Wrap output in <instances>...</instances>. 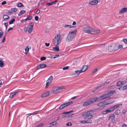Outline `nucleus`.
<instances>
[{
	"mask_svg": "<svg viewBox=\"0 0 127 127\" xmlns=\"http://www.w3.org/2000/svg\"><path fill=\"white\" fill-rule=\"evenodd\" d=\"M32 29H29V31H28V33H31L32 32Z\"/></svg>",
	"mask_w": 127,
	"mask_h": 127,
	"instance_id": "nucleus-58",
	"label": "nucleus"
},
{
	"mask_svg": "<svg viewBox=\"0 0 127 127\" xmlns=\"http://www.w3.org/2000/svg\"><path fill=\"white\" fill-rule=\"evenodd\" d=\"M11 10L14 12H16L18 11V9L16 8H12Z\"/></svg>",
	"mask_w": 127,
	"mask_h": 127,
	"instance_id": "nucleus-33",
	"label": "nucleus"
},
{
	"mask_svg": "<svg viewBox=\"0 0 127 127\" xmlns=\"http://www.w3.org/2000/svg\"><path fill=\"white\" fill-rule=\"evenodd\" d=\"M117 86H119L122 85L121 82L120 81H119L117 83Z\"/></svg>",
	"mask_w": 127,
	"mask_h": 127,
	"instance_id": "nucleus-34",
	"label": "nucleus"
},
{
	"mask_svg": "<svg viewBox=\"0 0 127 127\" xmlns=\"http://www.w3.org/2000/svg\"><path fill=\"white\" fill-rule=\"evenodd\" d=\"M118 50L117 45L115 44H112L109 47L108 50L110 52L115 51Z\"/></svg>",
	"mask_w": 127,
	"mask_h": 127,
	"instance_id": "nucleus-5",
	"label": "nucleus"
},
{
	"mask_svg": "<svg viewBox=\"0 0 127 127\" xmlns=\"http://www.w3.org/2000/svg\"><path fill=\"white\" fill-rule=\"evenodd\" d=\"M41 68L40 64L37 66L36 68V70Z\"/></svg>",
	"mask_w": 127,
	"mask_h": 127,
	"instance_id": "nucleus-38",
	"label": "nucleus"
},
{
	"mask_svg": "<svg viewBox=\"0 0 127 127\" xmlns=\"http://www.w3.org/2000/svg\"><path fill=\"white\" fill-rule=\"evenodd\" d=\"M51 82H51V81H49L48 80H47V81L46 84H48L49 85L50 84V83H51Z\"/></svg>",
	"mask_w": 127,
	"mask_h": 127,
	"instance_id": "nucleus-51",
	"label": "nucleus"
},
{
	"mask_svg": "<svg viewBox=\"0 0 127 127\" xmlns=\"http://www.w3.org/2000/svg\"><path fill=\"white\" fill-rule=\"evenodd\" d=\"M58 1V0H56L55 1H52L51 3L48 2L46 3V5L49 6L51 5L56 4Z\"/></svg>",
	"mask_w": 127,
	"mask_h": 127,
	"instance_id": "nucleus-13",
	"label": "nucleus"
},
{
	"mask_svg": "<svg viewBox=\"0 0 127 127\" xmlns=\"http://www.w3.org/2000/svg\"><path fill=\"white\" fill-rule=\"evenodd\" d=\"M93 116L92 115H86L85 117L84 118L85 119H90L92 118L93 117Z\"/></svg>",
	"mask_w": 127,
	"mask_h": 127,
	"instance_id": "nucleus-17",
	"label": "nucleus"
},
{
	"mask_svg": "<svg viewBox=\"0 0 127 127\" xmlns=\"http://www.w3.org/2000/svg\"><path fill=\"white\" fill-rule=\"evenodd\" d=\"M69 68V66H66L64 67H63V70H65Z\"/></svg>",
	"mask_w": 127,
	"mask_h": 127,
	"instance_id": "nucleus-39",
	"label": "nucleus"
},
{
	"mask_svg": "<svg viewBox=\"0 0 127 127\" xmlns=\"http://www.w3.org/2000/svg\"><path fill=\"white\" fill-rule=\"evenodd\" d=\"M29 48H28V46H27L25 49V54H26L28 53L29 51Z\"/></svg>",
	"mask_w": 127,
	"mask_h": 127,
	"instance_id": "nucleus-32",
	"label": "nucleus"
},
{
	"mask_svg": "<svg viewBox=\"0 0 127 127\" xmlns=\"http://www.w3.org/2000/svg\"><path fill=\"white\" fill-rule=\"evenodd\" d=\"M87 123H91L92 122V120H87Z\"/></svg>",
	"mask_w": 127,
	"mask_h": 127,
	"instance_id": "nucleus-47",
	"label": "nucleus"
},
{
	"mask_svg": "<svg viewBox=\"0 0 127 127\" xmlns=\"http://www.w3.org/2000/svg\"><path fill=\"white\" fill-rule=\"evenodd\" d=\"M61 35L60 34H57L55 37L54 38V44L55 45L59 44L61 42Z\"/></svg>",
	"mask_w": 127,
	"mask_h": 127,
	"instance_id": "nucleus-3",
	"label": "nucleus"
},
{
	"mask_svg": "<svg viewBox=\"0 0 127 127\" xmlns=\"http://www.w3.org/2000/svg\"><path fill=\"white\" fill-rule=\"evenodd\" d=\"M76 31H73L69 32L66 38V40L68 42H70L74 38V35L76 34Z\"/></svg>",
	"mask_w": 127,
	"mask_h": 127,
	"instance_id": "nucleus-2",
	"label": "nucleus"
},
{
	"mask_svg": "<svg viewBox=\"0 0 127 127\" xmlns=\"http://www.w3.org/2000/svg\"><path fill=\"white\" fill-rule=\"evenodd\" d=\"M119 89L120 90V91H123L124 90V89L123 88V87H120V88H119Z\"/></svg>",
	"mask_w": 127,
	"mask_h": 127,
	"instance_id": "nucleus-52",
	"label": "nucleus"
},
{
	"mask_svg": "<svg viewBox=\"0 0 127 127\" xmlns=\"http://www.w3.org/2000/svg\"><path fill=\"white\" fill-rule=\"evenodd\" d=\"M83 30L84 32L88 33H90L94 32V30L90 27H86L83 28Z\"/></svg>",
	"mask_w": 127,
	"mask_h": 127,
	"instance_id": "nucleus-6",
	"label": "nucleus"
},
{
	"mask_svg": "<svg viewBox=\"0 0 127 127\" xmlns=\"http://www.w3.org/2000/svg\"><path fill=\"white\" fill-rule=\"evenodd\" d=\"M4 25L5 26L6 29H7V28L8 23H5L4 24Z\"/></svg>",
	"mask_w": 127,
	"mask_h": 127,
	"instance_id": "nucleus-49",
	"label": "nucleus"
},
{
	"mask_svg": "<svg viewBox=\"0 0 127 127\" xmlns=\"http://www.w3.org/2000/svg\"><path fill=\"white\" fill-rule=\"evenodd\" d=\"M72 101H71L63 103L60 106L59 109H62L72 104Z\"/></svg>",
	"mask_w": 127,
	"mask_h": 127,
	"instance_id": "nucleus-8",
	"label": "nucleus"
},
{
	"mask_svg": "<svg viewBox=\"0 0 127 127\" xmlns=\"http://www.w3.org/2000/svg\"><path fill=\"white\" fill-rule=\"evenodd\" d=\"M109 109L110 112L114 111L115 109L113 106L109 108Z\"/></svg>",
	"mask_w": 127,
	"mask_h": 127,
	"instance_id": "nucleus-28",
	"label": "nucleus"
},
{
	"mask_svg": "<svg viewBox=\"0 0 127 127\" xmlns=\"http://www.w3.org/2000/svg\"><path fill=\"white\" fill-rule=\"evenodd\" d=\"M4 33L2 32H0V38H1L2 36L3 35V34Z\"/></svg>",
	"mask_w": 127,
	"mask_h": 127,
	"instance_id": "nucleus-42",
	"label": "nucleus"
},
{
	"mask_svg": "<svg viewBox=\"0 0 127 127\" xmlns=\"http://www.w3.org/2000/svg\"><path fill=\"white\" fill-rule=\"evenodd\" d=\"M74 115V114H71V115L69 114L68 115H66L65 116V117H69L70 116H71L72 115Z\"/></svg>",
	"mask_w": 127,
	"mask_h": 127,
	"instance_id": "nucleus-44",
	"label": "nucleus"
},
{
	"mask_svg": "<svg viewBox=\"0 0 127 127\" xmlns=\"http://www.w3.org/2000/svg\"><path fill=\"white\" fill-rule=\"evenodd\" d=\"M98 2V0H94L90 1L89 4L91 5H96Z\"/></svg>",
	"mask_w": 127,
	"mask_h": 127,
	"instance_id": "nucleus-11",
	"label": "nucleus"
},
{
	"mask_svg": "<svg viewBox=\"0 0 127 127\" xmlns=\"http://www.w3.org/2000/svg\"><path fill=\"white\" fill-rule=\"evenodd\" d=\"M81 123L83 124L87 123V121H81Z\"/></svg>",
	"mask_w": 127,
	"mask_h": 127,
	"instance_id": "nucleus-55",
	"label": "nucleus"
},
{
	"mask_svg": "<svg viewBox=\"0 0 127 127\" xmlns=\"http://www.w3.org/2000/svg\"><path fill=\"white\" fill-rule=\"evenodd\" d=\"M123 41L126 44H127V39L126 38L124 39L123 40Z\"/></svg>",
	"mask_w": 127,
	"mask_h": 127,
	"instance_id": "nucleus-35",
	"label": "nucleus"
},
{
	"mask_svg": "<svg viewBox=\"0 0 127 127\" xmlns=\"http://www.w3.org/2000/svg\"><path fill=\"white\" fill-rule=\"evenodd\" d=\"M43 124L42 123L39 124L36 127H42L43 126Z\"/></svg>",
	"mask_w": 127,
	"mask_h": 127,
	"instance_id": "nucleus-40",
	"label": "nucleus"
},
{
	"mask_svg": "<svg viewBox=\"0 0 127 127\" xmlns=\"http://www.w3.org/2000/svg\"><path fill=\"white\" fill-rule=\"evenodd\" d=\"M53 50L55 51L58 52L60 50L59 46H57V45H56V46H55V47H53Z\"/></svg>",
	"mask_w": 127,
	"mask_h": 127,
	"instance_id": "nucleus-18",
	"label": "nucleus"
},
{
	"mask_svg": "<svg viewBox=\"0 0 127 127\" xmlns=\"http://www.w3.org/2000/svg\"><path fill=\"white\" fill-rule=\"evenodd\" d=\"M97 68H95L93 71V73H95L97 71Z\"/></svg>",
	"mask_w": 127,
	"mask_h": 127,
	"instance_id": "nucleus-64",
	"label": "nucleus"
},
{
	"mask_svg": "<svg viewBox=\"0 0 127 127\" xmlns=\"http://www.w3.org/2000/svg\"><path fill=\"white\" fill-rule=\"evenodd\" d=\"M6 1H4L2 2L1 4L2 5H3L4 4H6Z\"/></svg>",
	"mask_w": 127,
	"mask_h": 127,
	"instance_id": "nucleus-60",
	"label": "nucleus"
},
{
	"mask_svg": "<svg viewBox=\"0 0 127 127\" xmlns=\"http://www.w3.org/2000/svg\"><path fill=\"white\" fill-rule=\"evenodd\" d=\"M114 113L116 115H118L120 113V110H117L114 112Z\"/></svg>",
	"mask_w": 127,
	"mask_h": 127,
	"instance_id": "nucleus-22",
	"label": "nucleus"
},
{
	"mask_svg": "<svg viewBox=\"0 0 127 127\" xmlns=\"http://www.w3.org/2000/svg\"><path fill=\"white\" fill-rule=\"evenodd\" d=\"M127 11V7L124 8H122L120 11L119 13L120 14L124 13Z\"/></svg>",
	"mask_w": 127,
	"mask_h": 127,
	"instance_id": "nucleus-12",
	"label": "nucleus"
},
{
	"mask_svg": "<svg viewBox=\"0 0 127 127\" xmlns=\"http://www.w3.org/2000/svg\"><path fill=\"white\" fill-rule=\"evenodd\" d=\"M13 13V12L10 11H9L8 12V14H11Z\"/></svg>",
	"mask_w": 127,
	"mask_h": 127,
	"instance_id": "nucleus-62",
	"label": "nucleus"
},
{
	"mask_svg": "<svg viewBox=\"0 0 127 127\" xmlns=\"http://www.w3.org/2000/svg\"><path fill=\"white\" fill-rule=\"evenodd\" d=\"M126 82L125 81H123L121 82L122 85H123L125 84V83Z\"/></svg>",
	"mask_w": 127,
	"mask_h": 127,
	"instance_id": "nucleus-56",
	"label": "nucleus"
},
{
	"mask_svg": "<svg viewBox=\"0 0 127 127\" xmlns=\"http://www.w3.org/2000/svg\"><path fill=\"white\" fill-rule=\"evenodd\" d=\"M24 30L25 32H27V31L28 30V28L27 27L24 28Z\"/></svg>",
	"mask_w": 127,
	"mask_h": 127,
	"instance_id": "nucleus-45",
	"label": "nucleus"
},
{
	"mask_svg": "<svg viewBox=\"0 0 127 127\" xmlns=\"http://www.w3.org/2000/svg\"><path fill=\"white\" fill-rule=\"evenodd\" d=\"M40 10L38 9L36 12V13L37 14H39L40 12Z\"/></svg>",
	"mask_w": 127,
	"mask_h": 127,
	"instance_id": "nucleus-50",
	"label": "nucleus"
},
{
	"mask_svg": "<svg viewBox=\"0 0 127 127\" xmlns=\"http://www.w3.org/2000/svg\"><path fill=\"white\" fill-rule=\"evenodd\" d=\"M115 117V116L114 114H111L110 115L109 117V119H114Z\"/></svg>",
	"mask_w": 127,
	"mask_h": 127,
	"instance_id": "nucleus-16",
	"label": "nucleus"
},
{
	"mask_svg": "<svg viewBox=\"0 0 127 127\" xmlns=\"http://www.w3.org/2000/svg\"><path fill=\"white\" fill-rule=\"evenodd\" d=\"M72 125V124L70 122H69L68 123H67L66 124V125L67 126H71Z\"/></svg>",
	"mask_w": 127,
	"mask_h": 127,
	"instance_id": "nucleus-46",
	"label": "nucleus"
},
{
	"mask_svg": "<svg viewBox=\"0 0 127 127\" xmlns=\"http://www.w3.org/2000/svg\"><path fill=\"white\" fill-rule=\"evenodd\" d=\"M18 92H16L13 93H12L10 94V95L9 98H12L14 96H15Z\"/></svg>",
	"mask_w": 127,
	"mask_h": 127,
	"instance_id": "nucleus-15",
	"label": "nucleus"
},
{
	"mask_svg": "<svg viewBox=\"0 0 127 127\" xmlns=\"http://www.w3.org/2000/svg\"><path fill=\"white\" fill-rule=\"evenodd\" d=\"M17 6L19 7H24V5L23 4L21 3L20 2L17 4Z\"/></svg>",
	"mask_w": 127,
	"mask_h": 127,
	"instance_id": "nucleus-20",
	"label": "nucleus"
},
{
	"mask_svg": "<svg viewBox=\"0 0 127 127\" xmlns=\"http://www.w3.org/2000/svg\"><path fill=\"white\" fill-rule=\"evenodd\" d=\"M32 19V17L31 16H30L27 17L26 19L27 20H30Z\"/></svg>",
	"mask_w": 127,
	"mask_h": 127,
	"instance_id": "nucleus-48",
	"label": "nucleus"
},
{
	"mask_svg": "<svg viewBox=\"0 0 127 127\" xmlns=\"http://www.w3.org/2000/svg\"><path fill=\"white\" fill-rule=\"evenodd\" d=\"M113 102V101H111L110 102L108 103H105V101H102L98 103L97 104V105L98 106H101L104 105L108 104H109L112 103Z\"/></svg>",
	"mask_w": 127,
	"mask_h": 127,
	"instance_id": "nucleus-10",
	"label": "nucleus"
},
{
	"mask_svg": "<svg viewBox=\"0 0 127 127\" xmlns=\"http://www.w3.org/2000/svg\"><path fill=\"white\" fill-rule=\"evenodd\" d=\"M118 50L119 49H121L123 48V46L122 45H119L118 46L117 45Z\"/></svg>",
	"mask_w": 127,
	"mask_h": 127,
	"instance_id": "nucleus-36",
	"label": "nucleus"
},
{
	"mask_svg": "<svg viewBox=\"0 0 127 127\" xmlns=\"http://www.w3.org/2000/svg\"><path fill=\"white\" fill-rule=\"evenodd\" d=\"M34 25L33 23L32 22L30 24L29 28V29H33V27Z\"/></svg>",
	"mask_w": 127,
	"mask_h": 127,
	"instance_id": "nucleus-21",
	"label": "nucleus"
},
{
	"mask_svg": "<svg viewBox=\"0 0 127 127\" xmlns=\"http://www.w3.org/2000/svg\"><path fill=\"white\" fill-rule=\"evenodd\" d=\"M122 105V104H118L113 105V106L115 109L118 108L119 107L121 106Z\"/></svg>",
	"mask_w": 127,
	"mask_h": 127,
	"instance_id": "nucleus-19",
	"label": "nucleus"
},
{
	"mask_svg": "<svg viewBox=\"0 0 127 127\" xmlns=\"http://www.w3.org/2000/svg\"><path fill=\"white\" fill-rule=\"evenodd\" d=\"M54 56V58H55L59 57V55H55Z\"/></svg>",
	"mask_w": 127,
	"mask_h": 127,
	"instance_id": "nucleus-59",
	"label": "nucleus"
},
{
	"mask_svg": "<svg viewBox=\"0 0 127 127\" xmlns=\"http://www.w3.org/2000/svg\"><path fill=\"white\" fill-rule=\"evenodd\" d=\"M116 91L115 90H111L108 93L104 94L98 97H95L90 99L87 100L84 102L83 104V106H86L90 105L97 101L98 99H99V100H102L104 99H109L111 98V96Z\"/></svg>",
	"mask_w": 127,
	"mask_h": 127,
	"instance_id": "nucleus-1",
	"label": "nucleus"
},
{
	"mask_svg": "<svg viewBox=\"0 0 127 127\" xmlns=\"http://www.w3.org/2000/svg\"><path fill=\"white\" fill-rule=\"evenodd\" d=\"M50 94V92L49 91L45 92L41 95V97H44L49 96Z\"/></svg>",
	"mask_w": 127,
	"mask_h": 127,
	"instance_id": "nucleus-9",
	"label": "nucleus"
},
{
	"mask_svg": "<svg viewBox=\"0 0 127 127\" xmlns=\"http://www.w3.org/2000/svg\"><path fill=\"white\" fill-rule=\"evenodd\" d=\"M46 59V58L45 57H43L41 58L40 60H41L42 61L45 60Z\"/></svg>",
	"mask_w": 127,
	"mask_h": 127,
	"instance_id": "nucleus-37",
	"label": "nucleus"
},
{
	"mask_svg": "<svg viewBox=\"0 0 127 127\" xmlns=\"http://www.w3.org/2000/svg\"><path fill=\"white\" fill-rule=\"evenodd\" d=\"M3 18L4 20V21H7L10 18L6 14H4L3 15Z\"/></svg>",
	"mask_w": 127,
	"mask_h": 127,
	"instance_id": "nucleus-14",
	"label": "nucleus"
},
{
	"mask_svg": "<svg viewBox=\"0 0 127 127\" xmlns=\"http://www.w3.org/2000/svg\"><path fill=\"white\" fill-rule=\"evenodd\" d=\"M13 29V28L12 27H10V28H9L8 31V32L10 30H12Z\"/></svg>",
	"mask_w": 127,
	"mask_h": 127,
	"instance_id": "nucleus-63",
	"label": "nucleus"
},
{
	"mask_svg": "<svg viewBox=\"0 0 127 127\" xmlns=\"http://www.w3.org/2000/svg\"><path fill=\"white\" fill-rule=\"evenodd\" d=\"M38 114V113H37L34 112V113H31L30 114H29V115H35L36 114Z\"/></svg>",
	"mask_w": 127,
	"mask_h": 127,
	"instance_id": "nucleus-53",
	"label": "nucleus"
},
{
	"mask_svg": "<svg viewBox=\"0 0 127 127\" xmlns=\"http://www.w3.org/2000/svg\"><path fill=\"white\" fill-rule=\"evenodd\" d=\"M25 12V11L24 10L21 11L19 14L18 16H21L22 14L24 13Z\"/></svg>",
	"mask_w": 127,
	"mask_h": 127,
	"instance_id": "nucleus-25",
	"label": "nucleus"
},
{
	"mask_svg": "<svg viewBox=\"0 0 127 127\" xmlns=\"http://www.w3.org/2000/svg\"><path fill=\"white\" fill-rule=\"evenodd\" d=\"M41 68H45L47 67V65L44 64H40Z\"/></svg>",
	"mask_w": 127,
	"mask_h": 127,
	"instance_id": "nucleus-24",
	"label": "nucleus"
},
{
	"mask_svg": "<svg viewBox=\"0 0 127 127\" xmlns=\"http://www.w3.org/2000/svg\"><path fill=\"white\" fill-rule=\"evenodd\" d=\"M109 83V82H105L103 84V85H105L106 84H108V83Z\"/></svg>",
	"mask_w": 127,
	"mask_h": 127,
	"instance_id": "nucleus-61",
	"label": "nucleus"
},
{
	"mask_svg": "<svg viewBox=\"0 0 127 127\" xmlns=\"http://www.w3.org/2000/svg\"><path fill=\"white\" fill-rule=\"evenodd\" d=\"M34 18L36 21H37L38 20L39 17L38 16H36Z\"/></svg>",
	"mask_w": 127,
	"mask_h": 127,
	"instance_id": "nucleus-43",
	"label": "nucleus"
},
{
	"mask_svg": "<svg viewBox=\"0 0 127 127\" xmlns=\"http://www.w3.org/2000/svg\"><path fill=\"white\" fill-rule=\"evenodd\" d=\"M53 78V77L52 76H50L48 80L49 81L51 82H52Z\"/></svg>",
	"mask_w": 127,
	"mask_h": 127,
	"instance_id": "nucleus-29",
	"label": "nucleus"
},
{
	"mask_svg": "<svg viewBox=\"0 0 127 127\" xmlns=\"http://www.w3.org/2000/svg\"><path fill=\"white\" fill-rule=\"evenodd\" d=\"M122 127H127V125L126 124H124L122 125Z\"/></svg>",
	"mask_w": 127,
	"mask_h": 127,
	"instance_id": "nucleus-57",
	"label": "nucleus"
},
{
	"mask_svg": "<svg viewBox=\"0 0 127 127\" xmlns=\"http://www.w3.org/2000/svg\"><path fill=\"white\" fill-rule=\"evenodd\" d=\"M88 66V65H85L83 66L82 69L79 70H77L75 71V72L76 74L79 75L80 73L85 72L87 69Z\"/></svg>",
	"mask_w": 127,
	"mask_h": 127,
	"instance_id": "nucleus-7",
	"label": "nucleus"
},
{
	"mask_svg": "<svg viewBox=\"0 0 127 127\" xmlns=\"http://www.w3.org/2000/svg\"><path fill=\"white\" fill-rule=\"evenodd\" d=\"M65 88L62 86L60 87H56L54 88V90H52L51 92L54 94H57L61 91V90Z\"/></svg>",
	"mask_w": 127,
	"mask_h": 127,
	"instance_id": "nucleus-4",
	"label": "nucleus"
},
{
	"mask_svg": "<svg viewBox=\"0 0 127 127\" xmlns=\"http://www.w3.org/2000/svg\"><path fill=\"white\" fill-rule=\"evenodd\" d=\"M4 65V63L1 60H0V67H2Z\"/></svg>",
	"mask_w": 127,
	"mask_h": 127,
	"instance_id": "nucleus-26",
	"label": "nucleus"
},
{
	"mask_svg": "<svg viewBox=\"0 0 127 127\" xmlns=\"http://www.w3.org/2000/svg\"><path fill=\"white\" fill-rule=\"evenodd\" d=\"M64 27L65 28L68 27L70 28H72L73 26L71 25L66 24L65 25Z\"/></svg>",
	"mask_w": 127,
	"mask_h": 127,
	"instance_id": "nucleus-27",
	"label": "nucleus"
},
{
	"mask_svg": "<svg viewBox=\"0 0 127 127\" xmlns=\"http://www.w3.org/2000/svg\"><path fill=\"white\" fill-rule=\"evenodd\" d=\"M15 19H13L12 20L10 21L9 22V24H12L14 22H15Z\"/></svg>",
	"mask_w": 127,
	"mask_h": 127,
	"instance_id": "nucleus-31",
	"label": "nucleus"
},
{
	"mask_svg": "<svg viewBox=\"0 0 127 127\" xmlns=\"http://www.w3.org/2000/svg\"><path fill=\"white\" fill-rule=\"evenodd\" d=\"M123 87L124 89V90H126L127 88V85H126Z\"/></svg>",
	"mask_w": 127,
	"mask_h": 127,
	"instance_id": "nucleus-54",
	"label": "nucleus"
},
{
	"mask_svg": "<svg viewBox=\"0 0 127 127\" xmlns=\"http://www.w3.org/2000/svg\"><path fill=\"white\" fill-rule=\"evenodd\" d=\"M57 124V122L56 121H55L49 123V125L51 126H53Z\"/></svg>",
	"mask_w": 127,
	"mask_h": 127,
	"instance_id": "nucleus-23",
	"label": "nucleus"
},
{
	"mask_svg": "<svg viewBox=\"0 0 127 127\" xmlns=\"http://www.w3.org/2000/svg\"><path fill=\"white\" fill-rule=\"evenodd\" d=\"M94 30V32H95L97 34L99 33L100 32V30H99L97 29L96 30Z\"/></svg>",
	"mask_w": 127,
	"mask_h": 127,
	"instance_id": "nucleus-30",
	"label": "nucleus"
},
{
	"mask_svg": "<svg viewBox=\"0 0 127 127\" xmlns=\"http://www.w3.org/2000/svg\"><path fill=\"white\" fill-rule=\"evenodd\" d=\"M4 33L2 32H0V38H1L2 36L3 35V34Z\"/></svg>",
	"mask_w": 127,
	"mask_h": 127,
	"instance_id": "nucleus-41",
	"label": "nucleus"
}]
</instances>
